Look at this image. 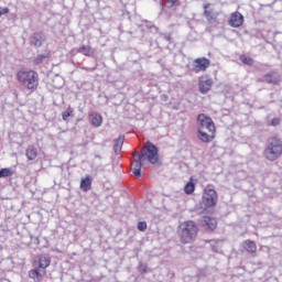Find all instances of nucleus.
<instances>
[{"instance_id":"obj_1","label":"nucleus","mask_w":282,"mask_h":282,"mask_svg":"<svg viewBox=\"0 0 282 282\" xmlns=\"http://www.w3.org/2000/svg\"><path fill=\"white\" fill-rule=\"evenodd\" d=\"M132 158H134V160L131 164V171L135 177H140L144 162L148 161L150 164H158V162H160V150L155 144L148 141L140 152L134 151L132 153Z\"/></svg>"},{"instance_id":"obj_2","label":"nucleus","mask_w":282,"mask_h":282,"mask_svg":"<svg viewBox=\"0 0 282 282\" xmlns=\"http://www.w3.org/2000/svg\"><path fill=\"white\" fill-rule=\"evenodd\" d=\"M199 228L193 220L183 221L177 227V235L181 243H193L197 239Z\"/></svg>"},{"instance_id":"obj_3","label":"nucleus","mask_w":282,"mask_h":282,"mask_svg":"<svg viewBox=\"0 0 282 282\" xmlns=\"http://www.w3.org/2000/svg\"><path fill=\"white\" fill-rule=\"evenodd\" d=\"M265 160L274 162L282 155V141L279 138H270L263 151Z\"/></svg>"},{"instance_id":"obj_4","label":"nucleus","mask_w":282,"mask_h":282,"mask_svg":"<svg viewBox=\"0 0 282 282\" xmlns=\"http://www.w3.org/2000/svg\"><path fill=\"white\" fill-rule=\"evenodd\" d=\"M18 82L30 91H36L39 87V73L34 70H20L17 75Z\"/></svg>"},{"instance_id":"obj_5","label":"nucleus","mask_w":282,"mask_h":282,"mask_svg":"<svg viewBox=\"0 0 282 282\" xmlns=\"http://www.w3.org/2000/svg\"><path fill=\"white\" fill-rule=\"evenodd\" d=\"M198 122V131H208V133H215V122L213 119L204 113L198 115L197 117Z\"/></svg>"},{"instance_id":"obj_6","label":"nucleus","mask_w":282,"mask_h":282,"mask_svg":"<svg viewBox=\"0 0 282 282\" xmlns=\"http://www.w3.org/2000/svg\"><path fill=\"white\" fill-rule=\"evenodd\" d=\"M203 204L206 208H213L217 205V192L215 189H205L203 194Z\"/></svg>"},{"instance_id":"obj_7","label":"nucleus","mask_w":282,"mask_h":282,"mask_svg":"<svg viewBox=\"0 0 282 282\" xmlns=\"http://www.w3.org/2000/svg\"><path fill=\"white\" fill-rule=\"evenodd\" d=\"M198 87L200 94H208L213 87V78H210L208 75L202 76L198 80Z\"/></svg>"},{"instance_id":"obj_8","label":"nucleus","mask_w":282,"mask_h":282,"mask_svg":"<svg viewBox=\"0 0 282 282\" xmlns=\"http://www.w3.org/2000/svg\"><path fill=\"white\" fill-rule=\"evenodd\" d=\"M210 67V59L199 57L194 61V72H206Z\"/></svg>"},{"instance_id":"obj_9","label":"nucleus","mask_w":282,"mask_h":282,"mask_svg":"<svg viewBox=\"0 0 282 282\" xmlns=\"http://www.w3.org/2000/svg\"><path fill=\"white\" fill-rule=\"evenodd\" d=\"M210 4L204 6V17L207 19L208 23H219L217 18L219 17V12L215 11V9L208 10Z\"/></svg>"},{"instance_id":"obj_10","label":"nucleus","mask_w":282,"mask_h":282,"mask_svg":"<svg viewBox=\"0 0 282 282\" xmlns=\"http://www.w3.org/2000/svg\"><path fill=\"white\" fill-rule=\"evenodd\" d=\"M30 43L33 47H41L45 43V34L43 32H35L30 36Z\"/></svg>"},{"instance_id":"obj_11","label":"nucleus","mask_w":282,"mask_h":282,"mask_svg":"<svg viewBox=\"0 0 282 282\" xmlns=\"http://www.w3.org/2000/svg\"><path fill=\"white\" fill-rule=\"evenodd\" d=\"M229 25L231 28H241L243 25V15L236 11L230 15Z\"/></svg>"},{"instance_id":"obj_12","label":"nucleus","mask_w":282,"mask_h":282,"mask_svg":"<svg viewBox=\"0 0 282 282\" xmlns=\"http://www.w3.org/2000/svg\"><path fill=\"white\" fill-rule=\"evenodd\" d=\"M200 226H203L205 230H215V228H217V219L205 216L200 219Z\"/></svg>"},{"instance_id":"obj_13","label":"nucleus","mask_w":282,"mask_h":282,"mask_svg":"<svg viewBox=\"0 0 282 282\" xmlns=\"http://www.w3.org/2000/svg\"><path fill=\"white\" fill-rule=\"evenodd\" d=\"M43 274H45V271L41 270L40 268H35L29 272L30 279L35 282L43 281Z\"/></svg>"},{"instance_id":"obj_14","label":"nucleus","mask_w":282,"mask_h":282,"mask_svg":"<svg viewBox=\"0 0 282 282\" xmlns=\"http://www.w3.org/2000/svg\"><path fill=\"white\" fill-rule=\"evenodd\" d=\"M242 248L249 252V254H257V243L252 240H246L242 242Z\"/></svg>"},{"instance_id":"obj_15","label":"nucleus","mask_w":282,"mask_h":282,"mask_svg":"<svg viewBox=\"0 0 282 282\" xmlns=\"http://www.w3.org/2000/svg\"><path fill=\"white\" fill-rule=\"evenodd\" d=\"M77 52L84 56H94V54H96V50H94L90 45H82L77 48Z\"/></svg>"},{"instance_id":"obj_16","label":"nucleus","mask_w":282,"mask_h":282,"mask_svg":"<svg viewBox=\"0 0 282 282\" xmlns=\"http://www.w3.org/2000/svg\"><path fill=\"white\" fill-rule=\"evenodd\" d=\"M264 80H265V83H269L270 85H276V83H279L281 80V76L279 75V73H268L264 76Z\"/></svg>"},{"instance_id":"obj_17","label":"nucleus","mask_w":282,"mask_h":282,"mask_svg":"<svg viewBox=\"0 0 282 282\" xmlns=\"http://www.w3.org/2000/svg\"><path fill=\"white\" fill-rule=\"evenodd\" d=\"M50 263H52V260L47 256H40L39 258V269L45 272V269L50 268Z\"/></svg>"},{"instance_id":"obj_18","label":"nucleus","mask_w":282,"mask_h":282,"mask_svg":"<svg viewBox=\"0 0 282 282\" xmlns=\"http://www.w3.org/2000/svg\"><path fill=\"white\" fill-rule=\"evenodd\" d=\"M25 155L30 162H34V160L39 158V150H36L34 145H30L25 151Z\"/></svg>"},{"instance_id":"obj_19","label":"nucleus","mask_w":282,"mask_h":282,"mask_svg":"<svg viewBox=\"0 0 282 282\" xmlns=\"http://www.w3.org/2000/svg\"><path fill=\"white\" fill-rule=\"evenodd\" d=\"M124 144V137L120 135L118 139L113 141V151L116 155H120V151H122V145Z\"/></svg>"},{"instance_id":"obj_20","label":"nucleus","mask_w":282,"mask_h":282,"mask_svg":"<svg viewBox=\"0 0 282 282\" xmlns=\"http://www.w3.org/2000/svg\"><path fill=\"white\" fill-rule=\"evenodd\" d=\"M80 188L82 191H84V193L91 191V176H86L85 178H82Z\"/></svg>"},{"instance_id":"obj_21","label":"nucleus","mask_w":282,"mask_h":282,"mask_svg":"<svg viewBox=\"0 0 282 282\" xmlns=\"http://www.w3.org/2000/svg\"><path fill=\"white\" fill-rule=\"evenodd\" d=\"M198 138L202 142H213L215 135H209L205 130H198Z\"/></svg>"},{"instance_id":"obj_22","label":"nucleus","mask_w":282,"mask_h":282,"mask_svg":"<svg viewBox=\"0 0 282 282\" xmlns=\"http://www.w3.org/2000/svg\"><path fill=\"white\" fill-rule=\"evenodd\" d=\"M62 118L65 122H68L69 118H74V108L68 107L65 111H63Z\"/></svg>"},{"instance_id":"obj_23","label":"nucleus","mask_w":282,"mask_h":282,"mask_svg":"<svg viewBox=\"0 0 282 282\" xmlns=\"http://www.w3.org/2000/svg\"><path fill=\"white\" fill-rule=\"evenodd\" d=\"M45 58H50V53H42L37 54L36 57L33 59L34 65H41Z\"/></svg>"},{"instance_id":"obj_24","label":"nucleus","mask_w":282,"mask_h":282,"mask_svg":"<svg viewBox=\"0 0 282 282\" xmlns=\"http://www.w3.org/2000/svg\"><path fill=\"white\" fill-rule=\"evenodd\" d=\"M91 124L93 127H100L102 124V116L96 113L91 116Z\"/></svg>"},{"instance_id":"obj_25","label":"nucleus","mask_w":282,"mask_h":282,"mask_svg":"<svg viewBox=\"0 0 282 282\" xmlns=\"http://www.w3.org/2000/svg\"><path fill=\"white\" fill-rule=\"evenodd\" d=\"M184 191H185L186 195H193V193H195V183L188 182L185 185Z\"/></svg>"},{"instance_id":"obj_26","label":"nucleus","mask_w":282,"mask_h":282,"mask_svg":"<svg viewBox=\"0 0 282 282\" xmlns=\"http://www.w3.org/2000/svg\"><path fill=\"white\" fill-rule=\"evenodd\" d=\"M240 61L241 63H243L245 65H254V59H252V57H248L246 55H241L240 56Z\"/></svg>"},{"instance_id":"obj_27","label":"nucleus","mask_w":282,"mask_h":282,"mask_svg":"<svg viewBox=\"0 0 282 282\" xmlns=\"http://www.w3.org/2000/svg\"><path fill=\"white\" fill-rule=\"evenodd\" d=\"M12 175V172L10 169H1L0 170V178L1 177H10Z\"/></svg>"},{"instance_id":"obj_28","label":"nucleus","mask_w":282,"mask_h":282,"mask_svg":"<svg viewBox=\"0 0 282 282\" xmlns=\"http://www.w3.org/2000/svg\"><path fill=\"white\" fill-rule=\"evenodd\" d=\"M138 230H140L141 232H144V230H147V221H140L138 224Z\"/></svg>"},{"instance_id":"obj_29","label":"nucleus","mask_w":282,"mask_h":282,"mask_svg":"<svg viewBox=\"0 0 282 282\" xmlns=\"http://www.w3.org/2000/svg\"><path fill=\"white\" fill-rule=\"evenodd\" d=\"M210 248L214 252H219V245L215 241H212Z\"/></svg>"},{"instance_id":"obj_30","label":"nucleus","mask_w":282,"mask_h":282,"mask_svg":"<svg viewBox=\"0 0 282 282\" xmlns=\"http://www.w3.org/2000/svg\"><path fill=\"white\" fill-rule=\"evenodd\" d=\"M9 13H10L9 8L0 7V17H3V14H9Z\"/></svg>"},{"instance_id":"obj_31","label":"nucleus","mask_w":282,"mask_h":282,"mask_svg":"<svg viewBox=\"0 0 282 282\" xmlns=\"http://www.w3.org/2000/svg\"><path fill=\"white\" fill-rule=\"evenodd\" d=\"M272 127H279L281 124V119L280 118H273L271 121Z\"/></svg>"},{"instance_id":"obj_32","label":"nucleus","mask_w":282,"mask_h":282,"mask_svg":"<svg viewBox=\"0 0 282 282\" xmlns=\"http://www.w3.org/2000/svg\"><path fill=\"white\" fill-rule=\"evenodd\" d=\"M107 165H91V169L94 170V171H105V167H106Z\"/></svg>"},{"instance_id":"obj_33","label":"nucleus","mask_w":282,"mask_h":282,"mask_svg":"<svg viewBox=\"0 0 282 282\" xmlns=\"http://www.w3.org/2000/svg\"><path fill=\"white\" fill-rule=\"evenodd\" d=\"M139 272H143V274H147V265L140 264L139 265Z\"/></svg>"},{"instance_id":"obj_34","label":"nucleus","mask_w":282,"mask_h":282,"mask_svg":"<svg viewBox=\"0 0 282 282\" xmlns=\"http://www.w3.org/2000/svg\"><path fill=\"white\" fill-rule=\"evenodd\" d=\"M167 2L170 3L169 8H173L177 3V0H167Z\"/></svg>"},{"instance_id":"obj_35","label":"nucleus","mask_w":282,"mask_h":282,"mask_svg":"<svg viewBox=\"0 0 282 282\" xmlns=\"http://www.w3.org/2000/svg\"><path fill=\"white\" fill-rule=\"evenodd\" d=\"M153 28H154V29L156 30V32H158V30H159L158 26H153Z\"/></svg>"}]
</instances>
